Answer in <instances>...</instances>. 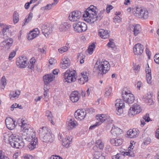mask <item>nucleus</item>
<instances>
[{
  "instance_id": "obj_24",
  "label": "nucleus",
  "mask_w": 159,
  "mask_h": 159,
  "mask_svg": "<svg viewBox=\"0 0 159 159\" xmlns=\"http://www.w3.org/2000/svg\"><path fill=\"white\" fill-rule=\"evenodd\" d=\"M70 64V60L66 57H65L62 59L60 63V66L62 69H65L69 67Z\"/></svg>"
},
{
  "instance_id": "obj_4",
  "label": "nucleus",
  "mask_w": 159,
  "mask_h": 159,
  "mask_svg": "<svg viewBox=\"0 0 159 159\" xmlns=\"http://www.w3.org/2000/svg\"><path fill=\"white\" fill-rule=\"evenodd\" d=\"M75 70H67L63 74V81L65 82L71 83L76 80Z\"/></svg>"
},
{
  "instance_id": "obj_40",
  "label": "nucleus",
  "mask_w": 159,
  "mask_h": 159,
  "mask_svg": "<svg viewBox=\"0 0 159 159\" xmlns=\"http://www.w3.org/2000/svg\"><path fill=\"white\" fill-rule=\"evenodd\" d=\"M33 17L32 13L30 12L29 14L28 17H26L24 20L25 22H24L22 24V26H23L25 25H27V24L30 22L31 20Z\"/></svg>"
},
{
  "instance_id": "obj_32",
  "label": "nucleus",
  "mask_w": 159,
  "mask_h": 159,
  "mask_svg": "<svg viewBox=\"0 0 159 159\" xmlns=\"http://www.w3.org/2000/svg\"><path fill=\"white\" fill-rule=\"evenodd\" d=\"M96 144H97V146L93 147V148L94 150L96 149L97 148H98L101 150L103 149L104 147V143L101 139H99L97 140L96 142Z\"/></svg>"
},
{
  "instance_id": "obj_23",
  "label": "nucleus",
  "mask_w": 159,
  "mask_h": 159,
  "mask_svg": "<svg viewBox=\"0 0 159 159\" xmlns=\"http://www.w3.org/2000/svg\"><path fill=\"white\" fill-rule=\"evenodd\" d=\"M39 31L38 28L34 29L30 31L28 35V39L29 40H31L36 38L39 35Z\"/></svg>"
},
{
  "instance_id": "obj_9",
  "label": "nucleus",
  "mask_w": 159,
  "mask_h": 159,
  "mask_svg": "<svg viewBox=\"0 0 159 159\" xmlns=\"http://www.w3.org/2000/svg\"><path fill=\"white\" fill-rule=\"evenodd\" d=\"M28 60L25 57H21L16 59V63L20 68H25L28 66Z\"/></svg>"
},
{
  "instance_id": "obj_63",
  "label": "nucleus",
  "mask_w": 159,
  "mask_h": 159,
  "mask_svg": "<svg viewBox=\"0 0 159 159\" xmlns=\"http://www.w3.org/2000/svg\"><path fill=\"white\" fill-rule=\"evenodd\" d=\"M108 43L107 45L111 48H113L115 47V45L114 43Z\"/></svg>"
},
{
  "instance_id": "obj_59",
  "label": "nucleus",
  "mask_w": 159,
  "mask_h": 159,
  "mask_svg": "<svg viewBox=\"0 0 159 159\" xmlns=\"http://www.w3.org/2000/svg\"><path fill=\"white\" fill-rule=\"evenodd\" d=\"M7 157L3 155L2 151L0 150V159H7Z\"/></svg>"
},
{
  "instance_id": "obj_5",
  "label": "nucleus",
  "mask_w": 159,
  "mask_h": 159,
  "mask_svg": "<svg viewBox=\"0 0 159 159\" xmlns=\"http://www.w3.org/2000/svg\"><path fill=\"white\" fill-rule=\"evenodd\" d=\"M53 29V25L48 23H44L41 27L42 33L47 38L48 37L49 34L52 33Z\"/></svg>"
},
{
  "instance_id": "obj_17",
  "label": "nucleus",
  "mask_w": 159,
  "mask_h": 159,
  "mask_svg": "<svg viewBox=\"0 0 159 159\" xmlns=\"http://www.w3.org/2000/svg\"><path fill=\"white\" fill-rule=\"evenodd\" d=\"M54 135L51 133L44 135H42L41 136L42 138V141L47 143H51L53 142L54 140Z\"/></svg>"
},
{
  "instance_id": "obj_10",
  "label": "nucleus",
  "mask_w": 159,
  "mask_h": 159,
  "mask_svg": "<svg viewBox=\"0 0 159 159\" xmlns=\"http://www.w3.org/2000/svg\"><path fill=\"white\" fill-rule=\"evenodd\" d=\"M142 111L140 106L137 104H134L132 107H130L129 111V115L130 117L139 113Z\"/></svg>"
},
{
  "instance_id": "obj_2",
  "label": "nucleus",
  "mask_w": 159,
  "mask_h": 159,
  "mask_svg": "<svg viewBox=\"0 0 159 159\" xmlns=\"http://www.w3.org/2000/svg\"><path fill=\"white\" fill-rule=\"evenodd\" d=\"M110 68V64L108 61L98 59L95 64L93 71L98 74L103 75L106 73L109 70Z\"/></svg>"
},
{
  "instance_id": "obj_11",
  "label": "nucleus",
  "mask_w": 159,
  "mask_h": 159,
  "mask_svg": "<svg viewBox=\"0 0 159 159\" xmlns=\"http://www.w3.org/2000/svg\"><path fill=\"white\" fill-rule=\"evenodd\" d=\"M13 42V41L12 38L6 39L0 43V46L2 48V50L6 52L10 48Z\"/></svg>"
},
{
  "instance_id": "obj_6",
  "label": "nucleus",
  "mask_w": 159,
  "mask_h": 159,
  "mask_svg": "<svg viewBox=\"0 0 159 159\" xmlns=\"http://www.w3.org/2000/svg\"><path fill=\"white\" fill-rule=\"evenodd\" d=\"M74 30L78 33L85 31L87 29L86 24L82 22L74 23L73 25Z\"/></svg>"
},
{
  "instance_id": "obj_50",
  "label": "nucleus",
  "mask_w": 159,
  "mask_h": 159,
  "mask_svg": "<svg viewBox=\"0 0 159 159\" xmlns=\"http://www.w3.org/2000/svg\"><path fill=\"white\" fill-rule=\"evenodd\" d=\"M9 28L8 26H5L3 28L2 30V32L3 36L7 35V31L8 32Z\"/></svg>"
},
{
  "instance_id": "obj_44",
  "label": "nucleus",
  "mask_w": 159,
  "mask_h": 159,
  "mask_svg": "<svg viewBox=\"0 0 159 159\" xmlns=\"http://www.w3.org/2000/svg\"><path fill=\"white\" fill-rule=\"evenodd\" d=\"M95 47V44L94 43H92L89 46L88 49L87 50V52L90 54H92Z\"/></svg>"
},
{
  "instance_id": "obj_15",
  "label": "nucleus",
  "mask_w": 159,
  "mask_h": 159,
  "mask_svg": "<svg viewBox=\"0 0 159 159\" xmlns=\"http://www.w3.org/2000/svg\"><path fill=\"white\" fill-rule=\"evenodd\" d=\"M86 114V110L83 109L77 110L75 113L74 116L76 119L81 120L84 119Z\"/></svg>"
},
{
  "instance_id": "obj_34",
  "label": "nucleus",
  "mask_w": 159,
  "mask_h": 159,
  "mask_svg": "<svg viewBox=\"0 0 159 159\" xmlns=\"http://www.w3.org/2000/svg\"><path fill=\"white\" fill-rule=\"evenodd\" d=\"M70 27H71L70 24L67 22H64L60 25L59 28L61 31H63L70 29Z\"/></svg>"
},
{
  "instance_id": "obj_43",
  "label": "nucleus",
  "mask_w": 159,
  "mask_h": 159,
  "mask_svg": "<svg viewBox=\"0 0 159 159\" xmlns=\"http://www.w3.org/2000/svg\"><path fill=\"white\" fill-rule=\"evenodd\" d=\"M46 50L47 48L45 47L40 49V59H43L45 56L46 53Z\"/></svg>"
},
{
  "instance_id": "obj_56",
  "label": "nucleus",
  "mask_w": 159,
  "mask_h": 159,
  "mask_svg": "<svg viewBox=\"0 0 159 159\" xmlns=\"http://www.w3.org/2000/svg\"><path fill=\"white\" fill-rule=\"evenodd\" d=\"M16 54V52L15 51H13V52H11L9 57L8 59L9 60H11L15 56Z\"/></svg>"
},
{
  "instance_id": "obj_64",
  "label": "nucleus",
  "mask_w": 159,
  "mask_h": 159,
  "mask_svg": "<svg viewBox=\"0 0 159 159\" xmlns=\"http://www.w3.org/2000/svg\"><path fill=\"white\" fill-rule=\"evenodd\" d=\"M44 95L46 97L48 96V89L46 87H44Z\"/></svg>"
},
{
  "instance_id": "obj_39",
  "label": "nucleus",
  "mask_w": 159,
  "mask_h": 159,
  "mask_svg": "<svg viewBox=\"0 0 159 159\" xmlns=\"http://www.w3.org/2000/svg\"><path fill=\"white\" fill-rule=\"evenodd\" d=\"M9 141L12 147L15 148H21L20 147V144L19 143H18L17 141H14L13 140H10L9 139Z\"/></svg>"
},
{
  "instance_id": "obj_38",
  "label": "nucleus",
  "mask_w": 159,
  "mask_h": 159,
  "mask_svg": "<svg viewBox=\"0 0 159 159\" xmlns=\"http://www.w3.org/2000/svg\"><path fill=\"white\" fill-rule=\"evenodd\" d=\"M35 62V59L34 58L31 59L29 61H28V68L31 70H33L34 69Z\"/></svg>"
},
{
  "instance_id": "obj_26",
  "label": "nucleus",
  "mask_w": 159,
  "mask_h": 159,
  "mask_svg": "<svg viewBox=\"0 0 159 159\" xmlns=\"http://www.w3.org/2000/svg\"><path fill=\"white\" fill-rule=\"evenodd\" d=\"M111 132L114 136H118L123 133V131L120 128L114 125L112 128Z\"/></svg>"
},
{
  "instance_id": "obj_47",
  "label": "nucleus",
  "mask_w": 159,
  "mask_h": 159,
  "mask_svg": "<svg viewBox=\"0 0 159 159\" xmlns=\"http://www.w3.org/2000/svg\"><path fill=\"white\" fill-rule=\"evenodd\" d=\"M1 84L2 86L5 87L7 84V80L4 76H3L1 80Z\"/></svg>"
},
{
  "instance_id": "obj_12",
  "label": "nucleus",
  "mask_w": 159,
  "mask_h": 159,
  "mask_svg": "<svg viewBox=\"0 0 159 159\" xmlns=\"http://www.w3.org/2000/svg\"><path fill=\"white\" fill-rule=\"evenodd\" d=\"M81 16V13L80 11H74L70 13L69 14V20L71 21H76L80 19Z\"/></svg>"
},
{
  "instance_id": "obj_28",
  "label": "nucleus",
  "mask_w": 159,
  "mask_h": 159,
  "mask_svg": "<svg viewBox=\"0 0 159 159\" xmlns=\"http://www.w3.org/2000/svg\"><path fill=\"white\" fill-rule=\"evenodd\" d=\"M139 134V131H137L135 129H130L127 132V135L131 138L136 137Z\"/></svg>"
},
{
  "instance_id": "obj_49",
  "label": "nucleus",
  "mask_w": 159,
  "mask_h": 159,
  "mask_svg": "<svg viewBox=\"0 0 159 159\" xmlns=\"http://www.w3.org/2000/svg\"><path fill=\"white\" fill-rule=\"evenodd\" d=\"M70 143V142H68V141L66 140V138L62 140V144L66 148L68 147Z\"/></svg>"
},
{
  "instance_id": "obj_53",
  "label": "nucleus",
  "mask_w": 159,
  "mask_h": 159,
  "mask_svg": "<svg viewBox=\"0 0 159 159\" xmlns=\"http://www.w3.org/2000/svg\"><path fill=\"white\" fill-rule=\"evenodd\" d=\"M68 47L67 46H65L60 48L59 49V51L60 53H62L63 52L67 51L68 50Z\"/></svg>"
},
{
  "instance_id": "obj_3",
  "label": "nucleus",
  "mask_w": 159,
  "mask_h": 159,
  "mask_svg": "<svg viewBox=\"0 0 159 159\" xmlns=\"http://www.w3.org/2000/svg\"><path fill=\"white\" fill-rule=\"evenodd\" d=\"M96 118L98 121L96 122L95 124L91 125L89 128V129H94L98 126L100 125L102 122L104 121L111 123L112 120L110 119V117L105 114L97 115L96 116Z\"/></svg>"
},
{
  "instance_id": "obj_13",
  "label": "nucleus",
  "mask_w": 159,
  "mask_h": 159,
  "mask_svg": "<svg viewBox=\"0 0 159 159\" xmlns=\"http://www.w3.org/2000/svg\"><path fill=\"white\" fill-rule=\"evenodd\" d=\"M23 139H24V137L23 136L22 137H21L18 135H14L12 134L10 137H9L10 140H13L14 141H17L18 143H19L20 144V148H22L24 146L25 143L23 141Z\"/></svg>"
},
{
  "instance_id": "obj_21",
  "label": "nucleus",
  "mask_w": 159,
  "mask_h": 159,
  "mask_svg": "<svg viewBox=\"0 0 159 159\" xmlns=\"http://www.w3.org/2000/svg\"><path fill=\"white\" fill-rule=\"evenodd\" d=\"M80 97V94L76 91L72 92L70 95V100L73 102H77Z\"/></svg>"
},
{
  "instance_id": "obj_61",
  "label": "nucleus",
  "mask_w": 159,
  "mask_h": 159,
  "mask_svg": "<svg viewBox=\"0 0 159 159\" xmlns=\"http://www.w3.org/2000/svg\"><path fill=\"white\" fill-rule=\"evenodd\" d=\"M145 71L146 72V74H151V70L148 66V67H146Z\"/></svg>"
},
{
  "instance_id": "obj_55",
  "label": "nucleus",
  "mask_w": 159,
  "mask_h": 159,
  "mask_svg": "<svg viewBox=\"0 0 159 159\" xmlns=\"http://www.w3.org/2000/svg\"><path fill=\"white\" fill-rule=\"evenodd\" d=\"M154 61L157 64H159V54H156L154 56Z\"/></svg>"
},
{
  "instance_id": "obj_25",
  "label": "nucleus",
  "mask_w": 159,
  "mask_h": 159,
  "mask_svg": "<svg viewBox=\"0 0 159 159\" xmlns=\"http://www.w3.org/2000/svg\"><path fill=\"white\" fill-rule=\"evenodd\" d=\"M98 34V35L103 39L108 38L109 36L108 30L103 29H100L99 30Z\"/></svg>"
},
{
  "instance_id": "obj_35",
  "label": "nucleus",
  "mask_w": 159,
  "mask_h": 159,
  "mask_svg": "<svg viewBox=\"0 0 159 159\" xmlns=\"http://www.w3.org/2000/svg\"><path fill=\"white\" fill-rule=\"evenodd\" d=\"M21 122V125L19 124V126H20L21 129L22 128L21 130L23 131V133L25 134H23L25 135V133H26L27 131L29 130L30 129H28L27 127L28 125L25 123V120H23V121Z\"/></svg>"
},
{
  "instance_id": "obj_60",
  "label": "nucleus",
  "mask_w": 159,
  "mask_h": 159,
  "mask_svg": "<svg viewBox=\"0 0 159 159\" xmlns=\"http://www.w3.org/2000/svg\"><path fill=\"white\" fill-rule=\"evenodd\" d=\"M133 68L134 70L138 72L139 70L140 66L139 65H134V66Z\"/></svg>"
},
{
  "instance_id": "obj_33",
  "label": "nucleus",
  "mask_w": 159,
  "mask_h": 159,
  "mask_svg": "<svg viewBox=\"0 0 159 159\" xmlns=\"http://www.w3.org/2000/svg\"><path fill=\"white\" fill-rule=\"evenodd\" d=\"M93 157V159H105V157L102 155V152L98 151H95Z\"/></svg>"
},
{
  "instance_id": "obj_14",
  "label": "nucleus",
  "mask_w": 159,
  "mask_h": 159,
  "mask_svg": "<svg viewBox=\"0 0 159 159\" xmlns=\"http://www.w3.org/2000/svg\"><path fill=\"white\" fill-rule=\"evenodd\" d=\"M5 123L7 128L10 130L14 129L17 125V123H16L15 121L10 117L6 119Z\"/></svg>"
},
{
  "instance_id": "obj_19",
  "label": "nucleus",
  "mask_w": 159,
  "mask_h": 159,
  "mask_svg": "<svg viewBox=\"0 0 159 159\" xmlns=\"http://www.w3.org/2000/svg\"><path fill=\"white\" fill-rule=\"evenodd\" d=\"M143 9L144 8L140 7H137L134 8L132 10V12L133 14L136 17L140 18H142L143 16Z\"/></svg>"
},
{
  "instance_id": "obj_41",
  "label": "nucleus",
  "mask_w": 159,
  "mask_h": 159,
  "mask_svg": "<svg viewBox=\"0 0 159 159\" xmlns=\"http://www.w3.org/2000/svg\"><path fill=\"white\" fill-rule=\"evenodd\" d=\"M13 20L15 24L17 23L19 20V15L16 11H15L13 14Z\"/></svg>"
},
{
  "instance_id": "obj_37",
  "label": "nucleus",
  "mask_w": 159,
  "mask_h": 159,
  "mask_svg": "<svg viewBox=\"0 0 159 159\" xmlns=\"http://www.w3.org/2000/svg\"><path fill=\"white\" fill-rule=\"evenodd\" d=\"M50 133H51L50 130L46 126H42L40 128V136H41L43 134L44 135Z\"/></svg>"
},
{
  "instance_id": "obj_30",
  "label": "nucleus",
  "mask_w": 159,
  "mask_h": 159,
  "mask_svg": "<svg viewBox=\"0 0 159 159\" xmlns=\"http://www.w3.org/2000/svg\"><path fill=\"white\" fill-rule=\"evenodd\" d=\"M111 142L114 145L118 146L122 144L123 141L121 139L115 138L112 139L111 140Z\"/></svg>"
},
{
  "instance_id": "obj_31",
  "label": "nucleus",
  "mask_w": 159,
  "mask_h": 159,
  "mask_svg": "<svg viewBox=\"0 0 159 159\" xmlns=\"http://www.w3.org/2000/svg\"><path fill=\"white\" fill-rule=\"evenodd\" d=\"M133 145H130L128 148V152H124L123 155L125 156H128L129 157H134V153L131 151V149H133Z\"/></svg>"
},
{
  "instance_id": "obj_22",
  "label": "nucleus",
  "mask_w": 159,
  "mask_h": 159,
  "mask_svg": "<svg viewBox=\"0 0 159 159\" xmlns=\"http://www.w3.org/2000/svg\"><path fill=\"white\" fill-rule=\"evenodd\" d=\"M55 76L52 74H48L43 77V80L45 84H48L55 79Z\"/></svg>"
},
{
  "instance_id": "obj_8",
  "label": "nucleus",
  "mask_w": 159,
  "mask_h": 159,
  "mask_svg": "<svg viewBox=\"0 0 159 159\" xmlns=\"http://www.w3.org/2000/svg\"><path fill=\"white\" fill-rule=\"evenodd\" d=\"M122 97L124 101L129 105L132 104L135 100L134 95L129 92H125V94L122 93Z\"/></svg>"
},
{
  "instance_id": "obj_51",
  "label": "nucleus",
  "mask_w": 159,
  "mask_h": 159,
  "mask_svg": "<svg viewBox=\"0 0 159 159\" xmlns=\"http://www.w3.org/2000/svg\"><path fill=\"white\" fill-rule=\"evenodd\" d=\"M121 21V19L118 16H115L113 19V22L116 24Z\"/></svg>"
},
{
  "instance_id": "obj_18",
  "label": "nucleus",
  "mask_w": 159,
  "mask_h": 159,
  "mask_svg": "<svg viewBox=\"0 0 159 159\" xmlns=\"http://www.w3.org/2000/svg\"><path fill=\"white\" fill-rule=\"evenodd\" d=\"M26 134V137H24V139L26 140L29 142H31V141L34 140V139L37 138L35 137V134L34 130L30 129L29 130L27 131L25 134Z\"/></svg>"
},
{
  "instance_id": "obj_57",
  "label": "nucleus",
  "mask_w": 159,
  "mask_h": 159,
  "mask_svg": "<svg viewBox=\"0 0 159 159\" xmlns=\"http://www.w3.org/2000/svg\"><path fill=\"white\" fill-rule=\"evenodd\" d=\"M113 8V7L111 5H108L107 6L106 8L107 11V13H108L110 12L111 10H112Z\"/></svg>"
},
{
  "instance_id": "obj_16",
  "label": "nucleus",
  "mask_w": 159,
  "mask_h": 159,
  "mask_svg": "<svg viewBox=\"0 0 159 159\" xmlns=\"http://www.w3.org/2000/svg\"><path fill=\"white\" fill-rule=\"evenodd\" d=\"M144 48L143 45L140 44H136L134 46L133 51L135 55H140L143 51Z\"/></svg>"
},
{
  "instance_id": "obj_29",
  "label": "nucleus",
  "mask_w": 159,
  "mask_h": 159,
  "mask_svg": "<svg viewBox=\"0 0 159 159\" xmlns=\"http://www.w3.org/2000/svg\"><path fill=\"white\" fill-rule=\"evenodd\" d=\"M38 139L37 138L31 141L28 145V148L30 150H32L36 148V145L38 143Z\"/></svg>"
},
{
  "instance_id": "obj_46",
  "label": "nucleus",
  "mask_w": 159,
  "mask_h": 159,
  "mask_svg": "<svg viewBox=\"0 0 159 159\" xmlns=\"http://www.w3.org/2000/svg\"><path fill=\"white\" fill-rule=\"evenodd\" d=\"M81 79L84 80L85 81H88V77L87 75V73L85 72H83L81 73Z\"/></svg>"
},
{
  "instance_id": "obj_52",
  "label": "nucleus",
  "mask_w": 159,
  "mask_h": 159,
  "mask_svg": "<svg viewBox=\"0 0 159 159\" xmlns=\"http://www.w3.org/2000/svg\"><path fill=\"white\" fill-rule=\"evenodd\" d=\"M146 79L147 82L148 84H150L151 83L152 76L151 74H146Z\"/></svg>"
},
{
  "instance_id": "obj_42",
  "label": "nucleus",
  "mask_w": 159,
  "mask_h": 159,
  "mask_svg": "<svg viewBox=\"0 0 159 159\" xmlns=\"http://www.w3.org/2000/svg\"><path fill=\"white\" fill-rule=\"evenodd\" d=\"M112 88L111 86H108L105 89V96H109L112 92Z\"/></svg>"
},
{
  "instance_id": "obj_27",
  "label": "nucleus",
  "mask_w": 159,
  "mask_h": 159,
  "mask_svg": "<svg viewBox=\"0 0 159 159\" xmlns=\"http://www.w3.org/2000/svg\"><path fill=\"white\" fill-rule=\"evenodd\" d=\"M152 96L151 94H146L142 98L143 101L149 105H152L153 101L152 98Z\"/></svg>"
},
{
  "instance_id": "obj_48",
  "label": "nucleus",
  "mask_w": 159,
  "mask_h": 159,
  "mask_svg": "<svg viewBox=\"0 0 159 159\" xmlns=\"http://www.w3.org/2000/svg\"><path fill=\"white\" fill-rule=\"evenodd\" d=\"M143 11L142 14L143 16H142V18L144 19H147L148 17V11L145 8L143 9Z\"/></svg>"
},
{
  "instance_id": "obj_20",
  "label": "nucleus",
  "mask_w": 159,
  "mask_h": 159,
  "mask_svg": "<svg viewBox=\"0 0 159 159\" xmlns=\"http://www.w3.org/2000/svg\"><path fill=\"white\" fill-rule=\"evenodd\" d=\"M68 128L69 129H71L75 128L77 125V123L74 118L71 116L68 117L67 119Z\"/></svg>"
},
{
  "instance_id": "obj_1",
  "label": "nucleus",
  "mask_w": 159,
  "mask_h": 159,
  "mask_svg": "<svg viewBox=\"0 0 159 159\" xmlns=\"http://www.w3.org/2000/svg\"><path fill=\"white\" fill-rule=\"evenodd\" d=\"M105 11H101L97 15L98 9L93 5H91L86 9L83 14L84 20L89 23H93L94 22L100 21L102 17V15Z\"/></svg>"
},
{
  "instance_id": "obj_62",
  "label": "nucleus",
  "mask_w": 159,
  "mask_h": 159,
  "mask_svg": "<svg viewBox=\"0 0 159 159\" xmlns=\"http://www.w3.org/2000/svg\"><path fill=\"white\" fill-rule=\"evenodd\" d=\"M49 159H62V158L59 156L53 155Z\"/></svg>"
},
{
  "instance_id": "obj_58",
  "label": "nucleus",
  "mask_w": 159,
  "mask_h": 159,
  "mask_svg": "<svg viewBox=\"0 0 159 159\" xmlns=\"http://www.w3.org/2000/svg\"><path fill=\"white\" fill-rule=\"evenodd\" d=\"M150 139L148 138L146 139H144V140L143 144L145 145H147L150 143Z\"/></svg>"
},
{
  "instance_id": "obj_54",
  "label": "nucleus",
  "mask_w": 159,
  "mask_h": 159,
  "mask_svg": "<svg viewBox=\"0 0 159 159\" xmlns=\"http://www.w3.org/2000/svg\"><path fill=\"white\" fill-rule=\"evenodd\" d=\"M143 119L145 120V121L146 122H148L150 121H151L149 117V115L148 114H146L143 116Z\"/></svg>"
},
{
  "instance_id": "obj_7",
  "label": "nucleus",
  "mask_w": 159,
  "mask_h": 159,
  "mask_svg": "<svg viewBox=\"0 0 159 159\" xmlns=\"http://www.w3.org/2000/svg\"><path fill=\"white\" fill-rule=\"evenodd\" d=\"M116 113L118 115H120L123 113V108L125 107L124 100L117 99L115 101Z\"/></svg>"
},
{
  "instance_id": "obj_45",
  "label": "nucleus",
  "mask_w": 159,
  "mask_h": 159,
  "mask_svg": "<svg viewBox=\"0 0 159 159\" xmlns=\"http://www.w3.org/2000/svg\"><path fill=\"white\" fill-rule=\"evenodd\" d=\"M46 116L48 117V118L49 120L53 124V121L52 120V114L51 111H47L46 112Z\"/></svg>"
},
{
  "instance_id": "obj_36",
  "label": "nucleus",
  "mask_w": 159,
  "mask_h": 159,
  "mask_svg": "<svg viewBox=\"0 0 159 159\" xmlns=\"http://www.w3.org/2000/svg\"><path fill=\"white\" fill-rule=\"evenodd\" d=\"M134 34L136 36L140 33L141 31V27L140 25L137 24L134 26Z\"/></svg>"
}]
</instances>
